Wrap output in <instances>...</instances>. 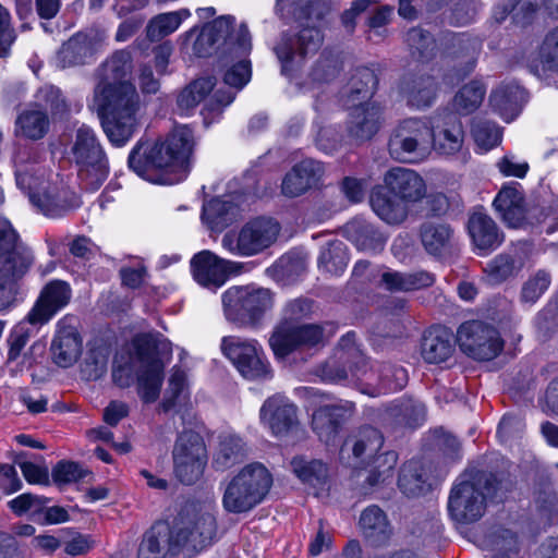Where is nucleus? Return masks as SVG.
<instances>
[{
    "label": "nucleus",
    "mask_w": 558,
    "mask_h": 558,
    "mask_svg": "<svg viewBox=\"0 0 558 558\" xmlns=\"http://www.w3.org/2000/svg\"><path fill=\"white\" fill-rule=\"evenodd\" d=\"M130 71V53L116 52L104 64V77L95 86L89 105L108 140L118 147L125 145L140 126V96L135 86L124 81Z\"/></svg>",
    "instance_id": "obj_1"
},
{
    "label": "nucleus",
    "mask_w": 558,
    "mask_h": 558,
    "mask_svg": "<svg viewBox=\"0 0 558 558\" xmlns=\"http://www.w3.org/2000/svg\"><path fill=\"white\" fill-rule=\"evenodd\" d=\"M195 145L193 130L178 125L165 140L138 141L129 155V167L147 181L172 185L186 177Z\"/></svg>",
    "instance_id": "obj_2"
},
{
    "label": "nucleus",
    "mask_w": 558,
    "mask_h": 558,
    "mask_svg": "<svg viewBox=\"0 0 558 558\" xmlns=\"http://www.w3.org/2000/svg\"><path fill=\"white\" fill-rule=\"evenodd\" d=\"M313 313V301L298 298L288 301L281 311V318L269 338V345L276 356L286 357L294 351L310 350L324 344V329L316 324L300 325Z\"/></svg>",
    "instance_id": "obj_3"
},
{
    "label": "nucleus",
    "mask_w": 558,
    "mask_h": 558,
    "mask_svg": "<svg viewBox=\"0 0 558 558\" xmlns=\"http://www.w3.org/2000/svg\"><path fill=\"white\" fill-rule=\"evenodd\" d=\"M31 252L19 241L11 223L0 218V312L16 303L17 280L28 270Z\"/></svg>",
    "instance_id": "obj_4"
},
{
    "label": "nucleus",
    "mask_w": 558,
    "mask_h": 558,
    "mask_svg": "<svg viewBox=\"0 0 558 558\" xmlns=\"http://www.w3.org/2000/svg\"><path fill=\"white\" fill-rule=\"evenodd\" d=\"M140 362L137 391L146 403L155 402L160 393L165 362L171 355V343L160 333H142L133 341Z\"/></svg>",
    "instance_id": "obj_5"
},
{
    "label": "nucleus",
    "mask_w": 558,
    "mask_h": 558,
    "mask_svg": "<svg viewBox=\"0 0 558 558\" xmlns=\"http://www.w3.org/2000/svg\"><path fill=\"white\" fill-rule=\"evenodd\" d=\"M271 485L270 472L262 463H250L226 484L222 507L229 513H246L263 502Z\"/></svg>",
    "instance_id": "obj_6"
},
{
    "label": "nucleus",
    "mask_w": 558,
    "mask_h": 558,
    "mask_svg": "<svg viewBox=\"0 0 558 558\" xmlns=\"http://www.w3.org/2000/svg\"><path fill=\"white\" fill-rule=\"evenodd\" d=\"M493 474L478 472L462 476L451 488L448 511L458 523H473L480 520L486 510V497L496 487Z\"/></svg>",
    "instance_id": "obj_7"
},
{
    "label": "nucleus",
    "mask_w": 558,
    "mask_h": 558,
    "mask_svg": "<svg viewBox=\"0 0 558 558\" xmlns=\"http://www.w3.org/2000/svg\"><path fill=\"white\" fill-rule=\"evenodd\" d=\"M72 155L78 167V179L86 191H97L106 181L109 167L106 154L94 132L87 125L76 130Z\"/></svg>",
    "instance_id": "obj_8"
},
{
    "label": "nucleus",
    "mask_w": 558,
    "mask_h": 558,
    "mask_svg": "<svg viewBox=\"0 0 558 558\" xmlns=\"http://www.w3.org/2000/svg\"><path fill=\"white\" fill-rule=\"evenodd\" d=\"M388 151L400 162L424 161L432 153V131L429 125L417 118L402 120L392 131L388 141Z\"/></svg>",
    "instance_id": "obj_9"
},
{
    "label": "nucleus",
    "mask_w": 558,
    "mask_h": 558,
    "mask_svg": "<svg viewBox=\"0 0 558 558\" xmlns=\"http://www.w3.org/2000/svg\"><path fill=\"white\" fill-rule=\"evenodd\" d=\"M318 373L323 380L329 383H342L349 375L367 381L375 377L363 351L356 345L353 332H348L340 339L335 356L323 364Z\"/></svg>",
    "instance_id": "obj_10"
},
{
    "label": "nucleus",
    "mask_w": 558,
    "mask_h": 558,
    "mask_svg": "<svg viewBox=\"0 0 558 558\" xmlns=\"http://www.w3.org/2000/svg\"><path fill=\"white\" fill-rule=\"evenodd\" d=\"M280 231L281 227L276 220L259 217L243 225L238 232L226 233L221 245L233 255L250 257L272 246Z\"/></svg>",
    "instance_id": "obj_11"
},
{
    "label": "nucleus",
    "mask_w": 558,
    "mask_h": 558,
    "mask_svg": "<svg viewBox=\"0 0 558 558\" xmlns=\"http://www.w3.org/2000/svg\"><path fill=\"white\" fill-rule=\"evenodd\" d=\"M222 304L228 320L256 324L272 310L275 294L266 288L232 287L223 293Z\"/></svg>",
    "instance_id": "obj_12"
},
{
    "label": "nucleus",
    "mask_w": 558,
    "mask_h": 558,
    "mask_svg": "<svg viewBox=\"0 0 558 558\" xmlns=\"http://www.w3.org/2000/svg\"><path fill=\"white\" fill-rule=\"evenodd\" d=\"M207 449L203 437L194 430H183L172 449L174 476L184 485L195 484L204 474Z\"/></svg>",
    "instance_id": "obj_13"
},
{
    "label": "nucleus",
    "mask_w": 558,
    "mask_h": 558,
    "mask_svg": "<svg viewBox=\"0 0 558 558\" xmlns=\"http://www.w3.org/2000/svg\"><path fill=\"white\" fill-rule=\"evenodd\" d=\"M216 532V519L209 511L189 506L180 514L173 544L199 551L211 544Z\"/></svg>",
    "instance_id": "obj_14"
},
{
    "label": "nucleus",
    "mask_w": 558,
    "mask_h": 558,
    "mask_svg": "<svg viewBox=\"0 0 558 558\" xmlns=\"http://www.w3.org/2000/svg\"><path fill=\"white\" fill-rule=\"evenodd\" d=\"M221 350L245 378H264L270 374V366L263 348L254 339L225 337L221 341Z\"/></svg>",
    "instance_id": "obj_15"
},
{
    "label": "nucleus",
    "mask_w": 558,
    "mask_h": 558,
    "mask_svg": "<svg viewBox=\"0 0 558 558\" xmlns=\"http://www.w3.org/2000/svg\"><path fill=\"white\" fill-rule=\"evenodd\" d=\"M457 341L462 352L478 361L493 360L504 347L499 332L480 320L463 323L458 329Z\"/></svg>",
    "instance_id": "obj_16"
},
{
    "label": "nucleus",
    "mask_w": 558,
    "mask_h": 558,
    "mask_svg": "<svg viewBox=\"0 0 558 558\" xmlns=\"http://www.w3.org/2000/svg\"><path fill=\"white\" fill-rule=\"evenodd\" d=\"M15 175L17 185L28 192L31 202L48 217H60L81 205L78 197L68 191L58 193L48 191L43 194L36 193L35 190L39 185V178L29 173L28 170L21 165L17 167Z\"/></svg>",
    "instance_id": "obj_17"
},
{
    "label": "nucleus",
    "mask_w": 558,
    "mask_h": 558,
    "mask_svg": "<svg viewBox=\"0 0 558 558\" xmlns=\"http://www.w3.org/2000/svg\"><path fill=\"white\" fill-rule=\"evenodd\" d=\"M385 442L383 433L369 425H364L352 432L340 449V460L353 469H363L381 450Z\"/></svg>",
    "instance_id": "obj_18"
},
{
    "label": "nucleus",
    "mask_w": 558,
    "mask_h": 558,
    "mask_svg": "<svg viewBox=\"0 0 558 558\" xmlns=\"http://www.w3.org/2000/svg\"><path fill=\"white\" fill-rule=\"evenodd\" d=\"M322 43L323 36L315 25L304 27L296 36L283 35L275 47L282 73L293 71L307 56L314 54Z\"/></svg>",
    "instance_id": "obj_19"
},
{
    "label": "nucleus",
    "mask_w": 558,
    "mask_h": 558,
    "mask_svg": "<svg viewBox=\"0 0 558 558\" xmlns=\"http://www.w3.org/2000/svg\"><path fill=\"white\" fill-rule=\"evenodd\" d=\"M432 149L441 155L458 153L464 141V131L458 116L453 112H437L430 121Z\"/></svg>",
    "instance_id": "obj_20"
},
{
    "label": "nucleus",
    "mask_w": 558,
    "mask_h": 558,
    "mask_svg": "<svg viewBox=\"0 0 558 558\" xmlns=\"http://www.w3.org/2000/svg\"><path fill=\"white\" fill-rule=\"evenodd\" d=\"M354 412V403L350 401L319 407L312 416L313 430L325 444L333 442L343 424L353 416Z\"/></svg>",
    "instance_id": "obj_21"
},
{
    "label": "nucleus",
    "mask_w": 558,
    "mask_h": 558,
    "mask_svg": "<svg viewBox=\"0 0 558 558\" xmlns=\"http://www.w3.org/2000/svg\"><path fill=\"white\" fill-rule=\"evenodd\" d=\"M83 342L77 331L76 318L65 316L57 324V332L51 343L54 363L61 367L73 365L82 354Z\"/></svg>",
    "instance_id": "obj_22"
},
{
    "label": "nucleus",
    "mask_w": 558,
    "mask_h": 558,
    "mask_svg": "<svg viewBox=\"0 0 558 558\" xmlns=\"http://www.w3.org/2000/svg\"><path fill=\"white\" fill-rule=\"evenodd\" d=\"M350 110L347 121L348 136L355 143L371 141L383 124V109L376 102H365L347 108Z\"/></svg>",
    "instance_id": "obj_23"
},
{
    "label": "nucleus",
    "mask_w": 558,
    "mask_h": 558,
    "mask_svg": "<svg viewBox=\"0 0 558 558\" xmlns=\"http://www.w3.org/2000/svg\"><path fill=\"white\" fill-rule=\"evenodd\" d=\"M71 299L70 286L60 280L48 283L40 293L39 299L26 316L28 324L41 326L50 320V318L62 307H64Z\"/></svg>",
    "instance_id": "obj_24"
},
{
    "label": "nucleus",
    "mask_w": 558,
    "mask_h": 558,
    "mask_svg": "<svg viewBox=\"0 0 558 558\" xmlns=\"http://www.w3.org/2000/svg\"><path fill=\"white\" fill-rule=\"evenodd\" d=\"M384 183L393 196L405 204L417 203L426 195L424 179L414 170L403 167H395L384 175Z\"/></svg>",
    "instance_id": "obj_25"
},
{
    "label": "nucleus",
    "mask_w": 558,
    "mask_h": 558,
    "mask_svg": "<svg viewBox=\"0 0 558 558\" xmlns=\"http://www.w3.org/2000/svg\"><path fill=\"white\" fill-rule=\"evenodd\" d=\"M530 253L527 243H518L510 250L498 254L484 267V272L492 283H501L517 276L524 267Z\"/></svg>",
    "instance_id": "obj_26"
},
{
    "label": "nucleus",
    "mask_w": 558,
    "mask_h": 558,
    "mask_svg": "<svg viewBox=\"0 0 558 558\" xmlns=\"http://www.w3.org/2000/svg\"><path fill=\"white\" fill-rule=\"evenodd\" d=\"M359 526L365 541L374 547L388 546L395 535L391 521L377 505H371L361 512Z\"/></svg>",
    "instance_id": "obj_27"
},
{
    "label": "nucleus",
    "mask_w": 558,
    "mask_h": 558,
    "mask_svg": "<svg viewBox=\"0 0 558 558\" xmlns=\"http://www.w3.org/2000/svg\"><path fill=\"white\" fill-rule=\"evenodd\" d=\"M468 231L472 243L480 254L487 255L498 248L505 238L496 222L483 211H474L468 221Z\"/></svg>",
    "instance_id": "obj_28"
},
{
    "label": "nucleus",
    "mask_w": 558,
    "mask_h": 558,
    "mask_svg": "<svg viewBox=\"0 0 558 558\" xmlns=\"http://www.w3.org/2000/svg\"><path fill=\"white\" fill-rule=\"evenodd\" d=\"M260 420L274 435H282L296 424V408L281 396L265 401L260 409Z\"/></svg>",
    "instance_id": "obj_29"
},
{
    "label": "nucleus",
    "mask_w": 558,
    "mask_h": 558,
    "mask_svg": "<svg viewBox=\"0 0 558 558\" xmlns=\"http://www.w3.org/2000/svg\"><path fill=\"white\" fill-rule=\"evenodd\" d=\"M323 174V166L313 159H304L289 171L281 184L282 194L296 197L314 186Z\"/></svg>",
    "instance_id": "obj_30"
},
{
    "label": "nucleus",
    "mask_w": 558,
    "mask_h": 558,
    "mask_svg": "<svg viewBox=\"0 0 558 558\" xmlns=\"http://www.w3.org/2000/svg\"><path fill=\"white\" fill-rule=\"evenodd\" d=\"M438 90V84L430 75H405L400 83V93L408 105L417 109L433 105Z\"/></svg>",
    "instance_id": "obj_31"
},
{
    "label": "nucleus",
    "mask_w": 558,
    "mask_h": 558,
    "mask_svg": "<svg viewBox=\"0 0 558 558\" xmlns=\"http://www.w3.org/2000/svg\"><path fill=\"white\" fill-rule=\"evenodd\" d=\"M377 77L375 72L366 66H360L354 70L348 85L341 94V101L344 107L359 106L361 104L371 102Z\"/></svg>",
    "instance_id": "obj_32"
},
{
    "label": "nucleus",
    "mask_w": 558,
    "mask_h": 558,
    "mask_svg": "<svg viewBox=\"0 0 558 558\" xmlns=\"http://www.w3.org/2000/svg\"><path fill=\"white\" fill-rule=\"evenodd\" d=\"M191 267L195 280L202 286L220 287L227 278V264L210 251H202L194 255Z\"/></svg>",
    "instance_id": "obj_33"
},
{
    "label": "nucleus",
    "mask_w": 558,
    "mask_h": 558,
    "mask_svg": "<svg viewBox=\"0 0 558 558\" xmlns=\"http://www.w3.org/2000/svg\"><path fill=\"white\" fill-rule=\"evenodd\" d=\"M453 351V336L447 328L433 327L424 333L421 343V355L425 362L430 364L446 362Z\"/></svg>",
    "instance_id": "obj_34"
},
{
    "label": "nucleus",
    "mask_w": 558,
    "mask_h": 558,
    "mask_svg": "<svg viewBox=\"0 0 558 558\" xmlns=\"http://www.w3.org/2000/svg\"><path fill=\"white\" fill-rule=\"evenodd\" d=\"M524 101L525 92L515 83L501 84L489 97L493 110L506 122H511L519 116Z\"/></svg>",
    "instance_id": "obj_35"
},
{
    "label": "nucleus",
    "mask_w": 558,
    "mask_h": 558,
    "mask_svg": "<svg viewBox=\"0 0 558 558\" xmlns=\"http://www.w3.org/2000/svg\"><path fill=\"white\" fill-rule=\"evenodd\" d=\"M99 43L96 34L77 33L62 45L58 60L63 68L83 64L95 53Z\"/></svg>",
    "instance_id": "obj_36"
},
{
    "label": "nucleus",
    "mask_w": 558,
    "mask_h": 558,
    "mask_svg": "<svg viewBox=\"0 0 558 558\" xmlns=\"http://www.w3.org/2000/svg\"><path fill=\"white\" fill-rule=\"evenodd\" d=\"M234 19L221 16L204 28L195 43V50L199 56H208L210 49L220 48L233 43Z\"/></svg>",
    "instance_id": "obj_37"
},
{
    "label": "nucleus",
    "mask_w": 558,
    "mask_h": 558,
    "mask_svg": "<svg viewBox=\"0 0 558 558\" xmlns=\"http://www.w3.org/2000/svg\"><path fill=\"white\" fill-rule=\"evenodd\" d=\"M246 442L235 434L226 433L218 437L213 465L217 471H226L241 463L247 456Z\"/></svg>",
    "instance_id": "obj_38"
},
{
    "label": "nucleus",
    "mask_w": 558,
    "mask_h": 558,
    "mask_svg": "<svg viewBox=\"0 0 558 558\" xmlns=\"http://www.w3.org/2000/svg\"><path fill=\"white\" fill-rule=\"evenodd\" d=\"M369 202L374 213L389 225H399L408 217L407 204L400 198L391 196L384 186H377L372 191Z\"/></svg>",
    "instance_id": "obj_39"
},
{
    "label": "nucleus",
    "mask_w": 558,
    "mask_h": 558,
    "mask_svg": "<svg viewBox=\"0 0 558 558\" xmlns=\"http://www.w3.org/2000/svg\"><path fill=\"white\" fill-rule=\"evenodd\" d=\"M453 235V229L442 222L426 221L420 229L421 243L424 250L435 257H440L450 251Z\"/></svg>",
    "instance_id": "obj_40"
},
{
    "label": "nucleus",
    "mask_w": 558,
    "mask_h": 558,
    "mask_svg": "<svg viewBox=\"0 0 558 558\" xmlns=\"http://www.w3.org/2000/svg\"><path fill=\"white\" fill-rule=\"evenodd\" d=\"M493 205L501 219L511 228H518L524 220L523 196L515 186H504Z\"/></svg>",
    "instance_id": "obj_41"
},
{
    "label": "nucleus",
    "mask_w": 558,
    "mask_h": 558,
    "mask_svg": "<svg viewBox=\"0 0 558 558\" xmlns=\"http://www.w3.org/2000/svg\"><path fill=\"white\" fill-rule=\"evenodd\" d=\"M381 282L392 292H411L428 288L435 282V276L426 270L413 272L385 271Z\"/></svg>",
    "instance_id": "obj_42"
},
{
    "label": "nucleus",
    "mask_w": 558,
    "mask_h": 558,
    "mask_svg": "<svg viewBox=\"0 0 558 558\" xmlns=\"http://www.w3.org/2000/svg\"><path fill=\"white\" fill-rule=\"evenodd\" d=\"M347 233L359 250L366 252H380L386 242V239L374 226L363 221L350 223L347 227Z\"/></svg>",
    "instance_id": "obj_43"
},
{
    "label": "nucleus",
    "mask_w": 558,
    "mask_h": 558,
    "mask_svg": "<svg viewBox=\"0 0 558 558\" xmlns=\"http://www.w3.org/2000/svg\"><path fill=\"white\" fill-rule=\"evenodd\" d=\"M236 217V207L229 201L213 198L203 206L202 218L213 230H221Z\"/></svg>",
    "instance_id": "obj_44"
},
{
    "label": "nucleus",
    "mask_w": 558,
    "mask_h": 558,
    "mask_svg": "<svg viewBox=\"0 0 558 558\" xmlns=\"http://www.w3.org/2000/svg\"><path fill=\"white\" fill-rule=\"evenodd\" d=\"M49 130V119L45 111L38 108L24 110L16 119V132L29 140L43 138Z\"/></svg>",
    "instance_id": "obj_45"
},
{
    "label": "nucleus",
    "mask_w": 558,
    "mask_h": 558,
    "mask_svg": "<svg viewBox=\"0 0 558 558\" xmlns=\"http://www.w3.org/2000/svg\"><path fill=\"white\" fill-rule=\"evenodd\" d=\"M173 542V534L166 525H156L147 531L140 544L138 558H163L169 542Z\"/></svg>",
    "instance_id": "obj_46"
},
{
    "label": "nucleus",
    "mask_w": 558,
    "mask_h": 558,
    "mask_svg": "<svg viewBox=\"0 0 558 558\" xmlns=\"http://www.w3.org/2000/svg\"><path fill=\"white\" fill-rule=\"evenodd\" d=\"M190 397L186 374L184 371L175 368L168 380V387L165 390L160 409L169 412L177 407L183 405Z\"/></svg>",
    "instance_id": "obj_47"
},
{
    "label": "nucleus",
    "mask_w": 558,
    "mask_h": 558,
    "mask_svg": "<svg viewBox=\"0 0 558 558\" xmlns=\"http://www.w3.org/2000/svg\"><path fill=\"white\" fill-rule=\"evenodd\" d=\"M215 81L211 77H201L184 87L177 97L178 110L187 113L193 110L213 90Z\"/></svg>",
    "instance_id": "obj_48"
},
{
    "label": "nucleus",
    "mask_w": 558,
    "mask_h": 558,
    "mask_svg": "<svg viewBox=\"0 0 558 558\" xmlns=\"http://www.w3.org/2000/svg\"><path fill=\"white\" fill-rule=\"evenodd\" d=\"M472 138L481 153H486L501 142V130L493 121L474 118L471 124Z\"/></svg>",
    "instance_id": "obj_49"
},
{
    "label": "nucleus",
    "mask_w": 558,
    "mask_h": 558,
    "mask_svg": "<svg viewBox=\"0 0 558 558\" xmlns=\"http://www.w3.org/2000/svg\"><path fill=\"white\" fill-rule=\"evenodd\" d=\"M486 94L484 84L480 81H471L456 94L453 106L461 114L475 111L482 104Z\"/></svg>",
    "instance_id": "obj_50"
},
{
    "label": "nucleus",
    "mask_w": 558,
    "mask_h": 558,
    "mask_svg": "<svg viewBox=\"0 0 558 558\" xmlns=\"http://www.w3.org/2000/svg\"><path fill=\"white\" fill-rule=\"evenodd\" d=\"M425 484L426 477L418 462L409 461L401 468L398 485L404 495L409 497L421 495L425 489Z\"/></svg>",
    "instance_id": "obj_51"
},
{
    "label": "nucleus",
    "mask_w": 558,
    "mask_h": 558,
    "mask_svg": "<svg viewBox=\"0 0 558 558\" xmlns=\"http://www.w3.org/2000/svg\"><path fill=\"white\" fill-rule=\"evenodd\" d=\"M34 107L46 113L49 111L53 117L63 116L69 110L61 90L52 85H45L37 90Z\"/></svg>",
    "instance_id": "obj_52"
},
{
    "label": "nucleus",
    "mask_w": 558,
    "mask_h": 558,
    "mask_svg": "<svg viewBox=\"0 0 558 558\" xmlns=\"http://www.w3.org/2000/svg\"><path fill=\"white\" fill-rule=\"evenodd\" d=\"M390 414L397 418L398 424L415 428L422 425L426 417L425 405L420 401L405 400L396 404Z\"/></svg>",
    "instance_id": "obj_53"
},
{
    "label": "nucleus",
    "mask_w": 558,
    "mask_h": 558,
    "mask_svg": "<svg viewBox=\"0 0 558 558\" xmlns=\"http://www.w3.org/2000/svg\"><path fill=\"white\" fill-rule=\"evenodd\" d=\"M291 465L295 475L303 482L317 485L327 478V465L319 460L305 461L294 458Z\"/></svg>",
    "instance_id": "obj_54"
},
{
    "label": "nucleus",
    "mask_w": 558,
    "mask_h": 558,
    "mask_svg": "<svg viewBox=\"0 0 558 558\" xmlns=\"http://www.w3.org/2000/svg\"><path fill=\"white\" fill-rule=\"evenodd\" d=\"M182 20L177 12L162 13L151 19L146 27L149 40H159L175 32Z\"/></svg>",
    "instance_id": "obj_55"
},
{
    "label": "nucleus",
    "mask_w": 558,
    "mask_h": 558,
    "mask_svg": "<svg viewBox=\"0 0 558 558\" xmlns=\"http://www.w3.org/2000/svg\"><path fill=\"white\" fill-rule=\"evenodd\" d=\"M348 255L342 242L331 243L323 250L319 256V266L331 275H339L348 265Z\"/></svg>",
    "instance_id": "obj_56"
},
{
    "label": "nucleus",
    "mask_w": 558,
    "mask_h": 558,
    "mask_svg": "<svg viewBox=\"0 0 558 558\" xmlns=\"http://www.w3.org/2000/svg\"><path fill=\"white\" fill-rule=\"evenodd\" d=\"M397 462L398 454L396 451L387 450L379 456L377 454L371 462V464H374V470L367 477L369 486H376L391 478Z\"/></svg>",
    "instance_id": "obj_57"
},
{
    "label": "nucleus",
    "mask_w": 558,
    "mask_h": 558,
    "mask_svg": "<svg viewBox=\"0 0 558 558\" xmlns=\"http://www.w3.org/2000/svg\"><path fill=\"white\" fill-rule=\"evenodd\" d=\"M407 44L413 56L420 59H429L435 50L433 36L420 27H413L407 33Z\"/></svg>",
    "instance_id": "obj_58"
},
{
    "label": "nucleus",
    "mask_w": 558,
    "mask_h": 558,
    "mask_svg": "<svg viewBox=\"0 0 558 558\" xmlns=\"http://www.w3.org/2000/svg\"><path fill=\"white\" fill-rule=\"evenodd\" d=\"M538 59L545 70L558 72V26L545 36Z\"/></svg>",
    "instance_id": "obj_59"
},
{
    "label": "nucleus",
    "mask_w": 558,
    "mask_h": 558,
    "mask_svg": "<svg viewBox=\"0 0 558 558\" xmlns=\"http://www.w3.org/2000/svg\"><path fill=\"white\" fill-rule=\"evenodd\" d=\"M550 276L544 270H539L530 278L522 288V300L524 302H535L549 287Z\"/></svg>",
    "instance_id": "obj_60"
},
{
    "label": "nucleus",
    "mask_w": 558,
    "mask_h": 558,
    "mask_svg": "<svg viewBox=\"0 0 558 558\" xmlns=\"http://www.w3.org/2000/svg\"><path fill=\"white\" fill-rule=\"evenodd\" d=\"M383 388L390 391L402 389L408 381L407 371L401 366L385 365L379 374Z\"/></svg>",
    "instance_id": "obj_61"
},
{
    "label": "nucleus",
    "mask_w": 558,
    "mask_h": 558,
    "mask_svg": "<svg viewBox=\"0 0 558 558\" xmlns=\"http://www.w3.org/2000/svg\"><path fill=\"white\" fill-rule=\"evenodd\" d=\"M435 446L442 451L446 459L454 461L460 458V444L454 436L441 428L433 432Z\"/></svg>",
    "instance_id": "obj_62"
},
{
    "label": "nucleus",
    "mask_w": 558,
    "mask_h": 558,
    "mask_svg": "<svg viewBox=\"0 0 558 558\" xmlns=\"http://www.w3.org/2000/svg\"><path fill=\"white\" fill-rule=\"evenodd\" d=\"M23 454H19L14 462L20 466L23 476L31 484H44L49 483L48 469L34 464L33 462L25 461L22 459Z\"/></svg>",
    "instance_id": "obj_63"
},
{
    "label": "nucleus",
    "mask_w": 558,
    "mask_h": 558,
    "mask_svg": "<svg viewBox=\"0 0 558 558\" xmlns=\"http://www.w3.org/2000/svg\"><path fill=\"white\" fill-rule=\"evenodd\" d=\"M250 77V62L242 60L227 70L223 81L228 86L240 89L248 82Z\"/></svg>",
    "instance_id": "obj_64"
}]
</instances>
